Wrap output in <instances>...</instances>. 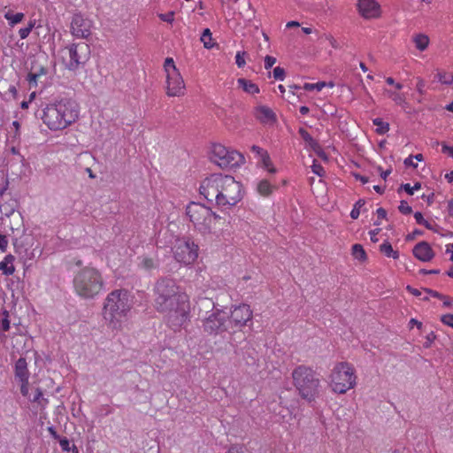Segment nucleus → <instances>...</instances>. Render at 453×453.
Instances as JSON below:
<instances>
[{"label": "nucleus", "instance_id": "obj_54", "mask_svg": "<svg viewBox=\"0 0 453 453\" xmlns=\"http://www.w3.org/2000/svg\"><path fill=\"white\" fill-rule=\"evenodd\" d=\"M226 453H245V447L240 444H234Z\"/></svg>", "mask_w": 453, "mask_h": 453}, {"label": "nucleus", "instance_id": "obj_22", "mask_svg": "<svg viewBox=\"0 0 453 453\" xmlns=\"http://www.w3.org/2000/svg\"><path fill=\"white\" fill-rule=\"evenodd\" d=\"M15 252L20 257L21 259H32L34 257V251L29 252V249L26 247L25 240L21 238L12 239Z\"/></svg>", "mask_w": 453, "mask_h": 453}, {"label": "nucleus", "instance_id": "obj_33", "mask_svg": "<svg viewBox=\"0 0 453 453\" xmlns=\"http://www.w3.org/2000/svg\"><path fill=\"white\" fill-rule=\"evenodd\" d=\"M200 40L206 49H211L215 45V43L212 42V34L210 28H204L203 30Z\"/></svg>", "mask_w": 453, "mask_h": 453}, {"label": "nucleus", "instance_id": "obj_61", "mask_svg": "<svg viewBox=\"0 0 453 453\" xmlns=\"http://www.w3.org/2000/svg\"><path fill=\"white\" fill-rule=\"evenodd\" d=\"M441 151H442V153L448 154L453 159V147L452 146H449L447 143L443 142L441 144Z\"/></svg>", "mask_w": 453, "mask_h": 453}, {"label": "nucleus", "instance_id": "obj_34", "mask_svg": "<svg viewBox=\"0 0 453 453\" xmlns=\"http://www.w3.org/2000/svg\"><path fill=\"white\" fill-rule=\"evenodd\" d=\"M257 192L264 196H268L272 194L273 187L267 180H262L257 184Z\"/></svg>", "mask_w": 453, "mask_h": 453}, {"label": "nucleus", "instance_id": "obj_48", "mask_svg": "<svg viewBox=\"0 0 453 453\" xmlns=\"http://www.w3.org/2000/svg\"><path fill=\"white\" fill-rule=\"evenodd\" d=\"M393 250V247L391 243L388 241H385L380 246V251L383 253L386 257H389L391 251Z\"/></svg>", "mask_w": 453, "mask_h": 453}, {"label": "nucleus", "instance_id": "obj_36", "mask_svg": "<svg viewBox=\"0 0 453 453\" xmlns=\"http://www.w3.org/2000/svg\"><path fill=\"white\" fill-rule=\"evenodd\" d=\"M29 400L33 403H37L42 407H44L48 403V399L42 397V391L40 388L35 389L34 396Z\"/></svg>", "mask_w": 453, "mask_h": 453}, {"label": "nucleus", "instance_id": "obj_6", "mask_svg": "<svg viewBox=\"0 0 453 453\" xmlns=\"http://www.w3.org/2000/svg\"><path fill=\"white\" fill-rule=\"evenodd\" d=\"M212 210L201 203L190 202L186 207V215L202 234L211 233Z\"/></svg>", "mask_w": 453, "mask_h": 453}, {"label": "nucleus", "instance_id": "obj_3", "mask_svg": "<svg viewBox=\"0 0 453 453\" xmlns=\"http://www.w3.org/2000/svg\"><path fill=\"white\" fill-rule=\"evenodd\" d=\"M293 382L300 397L309 403L319 395L320 379L311 367L304 365L296 366L292 372Z\"/></svg>", "mask_w": 453, "mask_h": 453}, {"label": "nucleus", "instance_id": "obj_47", "mask_svg": "<svg viewBox=\"0 0 453 453\" xmlns=\"http://www.w3.org/2000/svg\"><path fill=\"white\" fill-rule=\"evenodd\" d=\"M273 78L278 81H283L286 76L285 69L280 66H276L273 69Z\"/></svg>", "mask_w": 453, "mask_h": 453}, {"label": "nucleus", "instance_id": "obj_39", "mask_svg": "<svg viewBox=\"0 0 453 453\" xmlns=\"http://www.w3.org/2000/svg\"><path fill=\"white\" fill-rule=\"evenodd\" d=\"M326 86V82L319 81L317 83H304L303 88L307 91H311L316 89L317 91H320L324 87Z\"/></svg>", "mask_w": 453, "mask_h": 453}, {"label": "nucleus", "instance_id": "obj_25", "mask_svg": "<svg viewBox=\"0 0 453 453\" xmlns=\"http://www.w3.org/2000/svg\"><path fill=\"white\" fill-rule=\"evenodd\" d=\"M140 262L138 267L145 270L146 272H151L152 270L158 269L160 263L157 257H139Z\"/></svg>", "mask_w": 453, "mask_h": 453}, {"label": "nucleus", "instance_id": "obj_49", "mask_svg": "<svg viewBox=\"0 0 453 453\" xmlns=\"http://www.w3.org/2000/svg\"><path fill=\"white\" fill-rule=\"evenodd\" d=\"M247 54L246 51H237L235 56V64L239 68L243 67L246 64L244 56Z\"/></svg>", "mask_w": 453, "mask_h": 453}, {"label": "nucleus", "instance_id": "obj_8", "mask_svg": "<svg viewBox=\"0 0 453 453\" xmlns=\"http://www.w3.org/2000/svg\"><path fill=\"white\" fill-rule=\"evenodd\" d=\"M213 308L207 317L202 321V327L208 335H218L225 332H230L228 313L223 309L217 308L213 303Z\"/></svg>", "mask_w": 453, "mask_h": 453}, {"label": "nucleus", "instance_id": "obj_60", "mask_svg": "<svg viewBox=\"0 0 453 453\" xmlns=\"http://www.w3.org/2000/svg\"><path fill=\"white\" fill-rule=\"evenodd\" d=\"M21 382L20 393L23 396H28V380H19Z\"/></svg>", "mask_w": 453, "mask_h": 453}, {"label": "nucleus", "instance_id": "obj_23", "mask_svg": "<svg viewBox=\"0 0 453 453\" xmlns=\"http://www.w3.org/2000/svg\"><path fill=\"white\" fill-rule=\"evenodd\" d=\"M15 378L19 380H28L29 371L27 369V362L25 357H20L15 363Z\"/></svg>", "mask_w": 453, "mask_h": 453}, {"label": "nucleus", "instance_id": "obj_1", "mask_svg": "<svg viewBox=\"0 0 453 453\" xmlns=\"http://www.w3.org/2000/svg\"><path fill=\"white\" fill-rule=\"evenodd\" d=\"M154 308L161 313L172 311L186 302V295L181 293L175 280L169 276L158 278L153 286Z\"/></svg>", "mask_w": 453, "mask_h": 453}, {"label": "nucleus", "instance_id": "obj_9", "mask_svg": "<svg viewBox=\"0 0 453 453\" xmlns=\"http://www.w3.org/2000/svg\"><path fill=\"white\" fill-rule=\"evenodd\" d=\"M198 245L192 238L185 236L177 240L174 246V258L184 265L193 264L198 257Z\"/></svg>", "mask_w": 453, "mask_h": 453}, {"label": "nucleus", "instance_id": "obj_58", "mask_svg": "<svg viewBox=\"0 0 453 453\" xmlns=\"http://www.w3.org/2000/svg\"><path fill=\"white\" fill-rule=\"evenodd\" d=\"M8 246V240L5 234L0 233V250L5 252Z\"/></svg>", "mask_w": 453, "mask_h": 453}, {"label": "nucleus", "instance_id": "obj_11", "mask_svg": "<svg viewBox=\"0 0 453 453\" xmlns=\"http://www.w3.org/2000/svg\"><path fill=\"white\" fill-rule=\"evenodd\" d=\"M36 119H41L43 123L51 130H61L64 129V120L60 116V111H58V102L47 106L43 109L37 110L35 112Z\"/></svg>", "mask_w": 453, "mask_h": 453}, {"label": "nucleus", "instance_id": "obj_46", "mask_svg": "<svg viewBox=\"0 0 453 453\" xmlns=\"http://www.w3.org/2000/svg\"><path fill=\"white\" fill-rule=\"evenodd\" d=\"M437 336L436 334H434V332L431 331L430 333H428L426 336V342L423 343V347L425 349H429L432 344L434 342V341L436 340Z\"/></svg>", "mask_w": 453, "mask_h": 453}, {"label": "nucleus", "instance_id": "obj_28", "mask_svg": "<svg viewBox=\"0 0 453 453\" xmlns=\"http://www.w3.org/2000/svg\"><path fill=\"white\" fill-rule=\"evenodd\" d=\"M237 83L239 87L242 88L248 94H257L260 91L258 86L250 80L239 78L237 80Z\"/></svg>", "mask_w": 453, "mask_h": 453}, {"label": "nucleus", "instance_id": "obj_10", "mask_svg": "<svg viewBox=\"0 0 453 453\" xmlns=\"http://www.w3.org/2000/svg\"><path fill=\"white\" fill-rule=\"evenodd\" d=\"M69 53V61L65 63V68L69 71H76L90 58V47L87 42L72 43L66 47Z\"/></svg>", "mask_w": 453, "mask_h": 453}, {"label": "nucleus", "instance_id": "obj_45", "mask_svg": "<svg viewBox=\"0 0 453 453\" xmlns=\"http://www.w3.org/2000/svg\"><path fill=\"white\" fill-rule=\"evenodd\" d=\"M399 211L403 215H409L412 213V208L408 205V203L405 200H402L398 206Z\"/></svg>", "mask_w": 453, "mask_h": 453}, {"label": "nucleus", "instance_id": "obj_52", "mask_svg": "<svg viewBox=\"0 0 453 453\" xmlns=\"http://www.w3.org/2000/svg\"><path fill=\"white\" fill-rule=\"evenodd\" d=\"M441 321L444 325L453 328V314L448 313L441 317Z\"/></svg>", "mask_w": 453, "mask_h": 453}, {"label": "nucleus", "instance_id": "obj_7", "mask_svg": "<svg viewBox=\"0 0 453 453\" xmlns=\"http://www.w3.org/2000/svg\"><path fill=\"white\" fill-rule=\"evenodd\" d=\"M356 385L354 369L347 362H341L335 365L331 374V387L333 391L344 394Z\"/></svg>", "mask_w": 453, "mask_h": 453}, {"label": "nucleus", "instance_id": "obj_26", "mask_svg": "<svg viewBox=\"0 0 453 453\" xmlns=\"http://www.w3.org/2000/svg\"><path fill=\"white\" fill-rule=\"evenodd\" d=\"M257 111L259 113L258 119L262 122H275L277 119L273 110L265 105L258 106Z\"/></svg>", "mask_w": 453, "mask_h": 453}, {"label": "nucleus", "instance_id": "obj_41", "mask_svg": "<svg viewBox=\"0 0 453 453\" xmlns=\"http://www.w3.org/2000/svg\"><path fill=\"white\" fill-rule=\"evenodd\" d=\"M3 318H0V326L4 332L10 329L9 312L5 309L3 311Z\"/></svg>", "mask_w": 453, "mask_h": 453}, {"label": "nucleus", "instance_id": "obj_27", "mask_svg": "<svg viewBox=\"0 0 453 453\" xmlns=\"http://www.w3.org/2000/svg\"><path fill=\"white\" fill-rule=\"evenodd\" d=\"M14 256L9 254L5 256L4 260L0 263V270L3 274L6 276L12 275L15 272V267L13 266Z\"/></svg>", "mask_w": 453, "mask_h": 453}, {"label": "nucleus", "instance_id": "obj_13", "mask_svg": "<svg viewBox=\"0 0 453 453\" xmlns=\"http://www.w3.org/2000/svg\"><path fill=\"white\" fill-rule=\"evenodd\" d=\"M224 176L221 173H213L205 178L199 188L200 195L203 196L208 202L215 199L217 203L218 194L221 193Z\"/></svg>", "mask_w": 453, "mask_h": 453}, {"label": "nucleus", "instance_id": "obj_16", "mask_svg": "<svg viewBox=\"0 0 453 453\" xmlns=\"http://www.w3.org/2000/svg\"><path fill=\"white\" fill-rule=\"evenodd\" d=\"M166 88L169 96H180L185 89L184 81L178 69L166 75Z\"/></svg>", "mask_w": 453, "mask_h": 453}, {"label": "nucleus", "instance_id": "obj_64", "mask_svg": "<svg viewBox=\"0 0 453 453\" xmlns=\"http://www.w3.org/2000/svg\"><path fill=\"white\" fill-rule=\"evenodd\" d=\"M246 355L247 356H245L244 358L246 360L247 365H254L257 364V358L252 356V353L246 352Z\"/></svg>", "mask_w": 453, "mask_h": 453}, {"label": "nucleus", "instance_id": "obj_57", "mask_svg": "<svg viewBox=\"0 0 453 453\" xmlns=\"http://www.w3.org/2000/svg\"><path fill=\"white\" fill-rule=\"evenodd\" d=\"M276 63V58L274 57H272V56H265V68L266 70L270 69L273 67V65Z\"/></svg>", "mask_w": 453, "mask_h": 453}, {"label": "nucleus", "instance_id": "obj_53", "mask_svg": "<svg viewBox=\"0 0 453 453\" xmlns=\"http://www.w3.org/2000/svg\"><path fill=\"white\" fill-rule=\"evenodd\" d=\"M38 78L39 77L33 71L28 73V74L27 76V81H28L30 88L33 87V86L34 87L37 86V80H38Z\"/></svg>", "mask_w": 453, "mask_h": 453}, {"label": "nucleus", "instance_id": "obj_40", "mask_svg": "<svg viewBox=\"0 0 453 453\" xmlns=\"http://www.w3.org/2000/svg\"><path fill=\"white\" fill-rule=\"evenodd\" d=\"M35 26V20H30L27 27L20 28L19 31V35L21 39H26L29 34L31 33L32 29Z\"/></svg>", "mask_w": 453, "mask_h": 453}, {"label": "nucleus", "instance_id": "obj_56", "mask_svg": "<svg viewBox=\"0 0 453 453\" xmlns=\"http://www.w3.org/2000/svg\"><path fill=\"white\" fill-rule=\"evenodd\" d=\"M31 69L38 77L46 75L48 73V69L42 65H40L38 68L35 65H32Z\"/></svg>", "mask_w": 453, "mask_h": 453}, {"label": "nucleus", "instance_id": "obj_32", "mask_svg": "<svg viewBox=\"0 0 453 453\" xmlns=\"http://www.w3.org/2000/svg\"><path fill=\"white\" fill-rule=\"evenodd\" d=\"M25 15L22 12H17L13 14L11 11L4 13V18L9 21L11 27L21 22Z\"/></svg>", "mask_w": 453, "mask_h": 453}, {"label": "nucleus", "instance_id": "obj_5", "mask_svg": "<svg viewBox=\"0 0 453 453\" xmlns=\"http://www.w3.org/2000/svg\"><path fill=\"white\" fill-rule=\"evenodd\" d=\"M244 191L241 182L231 175H225L221 193L218 194L217 206L224 210L235 206L242 198Z\"/></svg>", "mask_w": 453, "mask_h": 453}, {"label": "nucleus", "instance_id": "obj_15", "mask_svg": "<svg viewBox=\"0 0 453 453\" xmlns=\"http://www.w3.org/2000/svg\"><path fill=\"white\" fill-rule=\"evenodd\" d=\"M168 319L167 323L170 327L176 331L180 329L187 321L188 318V304L182 303L174 307L172 311H167Z\"/></svg>", "mask_w": 453, "mask_h": 453}, {"label": "nucleus", "instance_id": "obj_30", "mask_svg": "<svg viewBox=\"0 0 453 453\" xmlns=\"http://www.w3.org/2000/svg\"><path fill=\"white\" fill-rule=\"evenodd\" d=\"M352 256L357 259L360 262H365L367 260V254L364 249V247L359 244L356 243L351 248Z\"/></svg>", "mask_w": 453, "mask_h": 453}, {"label": "nucleus", "instance_id": "obj_37", "mask_svg": "<svg viewBox=\"0 0 453 453\" xmlns=\"http://www.w3.org/2000/svg\"><path fill=\"white\" fill-rule=\"evenodd\" d=\"M365 204V199H358L356 203L354 204L353 206V209L351 210L350 211V218L352 219H358L359 215H360V210L361 208Z\"/></svg>", "mask_w": 453, "mask_h": 453}, {"label": "nucleus", "instance_id": "obj_50", "mask_svg": "<svg viewBox=\"0 0 453 453\" xmlns=\"http://www.w3.org/2000/svg\"><path fill=\"white\" fill-rule=\"evenodd\" d=\"M159 19L162 21L172 23L174 19V12H168L166 13L158 14Z\"/></svg>", "mask_w": 453, "mask_h": 453}, {"label": "nucleus", "instance_id": "obj_20", "mask_svg": "<svg viewBox=\"0 0 453 453\" xmlns=\"http://www.w3.org/2000/svg\"><path fill=\"white\" fill-rule=\"evenodd\" d=\"M357 8L360 14L365 19L380 16V4L375 0H358Z\"/></svg>", "mask_w": 453, "mask_h": 453}, {"label": "nucleus", "instance_id": "obj_12", "mask_svg": "<svg viewBox=\"0 0 453 453\" xmlns=\"http://www.w3.org/2000/svg\"><path fill=\"white\" fill-rule=\"evenodd\" d=\"M253 311L250 305L242 303L234 306L231 311L230 315L228 314L230 331L235 332V329L242 328L245 326L252 325Z\"/></svg>", "mask_w": 453, "mask_h": 453}, {"label": "nucleus", "instance_id": "obj_31", "mask_svg": "<svg viewBox=\"0 0 453 453\" xmlns=\"http://www.w3.org/2000/svg\"><path fill=\"white\" fill-rule=\"evenodd\" d=\"M259 157L263 167L265 168L270 173H275L277 172L276 168L272 165L270 156L266 150L262 152V155H260Z\"/></svg>", "mask_w": 453, "mask_h": 453}, {"label": "nucleus", "instance_id": "obj_21", "mask_svg": "<svg viewBox=\"0 0 453 453\" xmlns=\"http://www.w3.org/2000/svg\"><path fill=\"white\" fill-rule=\"evenodd\" d=\"M244 163V156L237 150H228L223 162H219L220 168L238 167Z\"/></svg>", "mask_w": 453, "mask_h": 453}, {"label": "nucleus", "instance_id": "obj_18", "mask_svg": "<svg viewBox=\"0 0 453 453\" xmlns=\"http://www.w3.org/2000/svg\"><path fill=\"white\" fill-rule=\"evenodd\" d=\"M298 134L301 135L303 140L305 142L306 146L313 150L316 155L320 157L323 161H328V156L321 148L320 144L308 133L303 127H300Z\"/></svg>", "mask_w": 453, "mask_h": 453}, {"label": "nucleus", "instance_id": "obj_38", "mask_svg": "<svg viewBox=\"0 0 453 453\" xmlns=\"http://www.w3.org/2000/svg\"><path fill=\"white\" fill-rule=\"evenodd\" d=\"M436 76L442 84L451 85L453 83V73H438Z\"/></svg>", "mask_w": 453, "mask_h": 453}, {"label": "nucleus", "instance_id": "obj_55", "mask_svg": "<svg viewBox=\"0 0 453 453\" xmlns=\"http://www.w3.org/2000/svg\"><path fill=\"white\" fill-rule=\"evenodd\" d=\"M423 290L427 293L428 295L432 296L433 297L438 298V299H446L447 296L439 293L438 291L433 290L431 288H425Z\"/></svg>", "mask_w": 453, "mask_h": 453}, {"label": "nucleus", "instance_id": "obj_24", "mask_svg": "<svg viewBox=\"0 0 453 453\" xmlns=\"http://www.w3.org/2000/svg\"><path fill=\"white\" fill-rule=\"evenodd\" d=\"M228 149L220 143H215L211 148V160L219 166V162H223L228 153Z\"/></svg>", "mask_w": 453, "mask_h": 453}, {"label": "nucleus", "instance_id": "obj_62", "mask_svg": "<svg viewBox=\"0 0 453 453\" xmlns=\"http://www.w3.org/2000/svg\"><path fill=\"white\" fill-rule=\"evenodd\" d=\"M423 234L424 232L422 230L415 229L412 233L408 234L405 239L407 242L413 241L416 238V236L422 235Z\"/></svg>", "mask_w": 453, "mask_h": 453}, {"label": "nucleus", "instance_id": "obj_59", "mask_svg": "<svg viewBox=\"0 0 453 453\" xmlns=\"http://www.w3.org/2000/svg\"><path fill=\"white\" fill-rule=\"evenodd\" d=\"M402 190H404L409 196H412V188L410 183L401 184L397 192L400 193Z\"/></svg>", "mask_w": 453, "mask_h": 453}, {"label": "nucleus", "instance_id": "obj_42", "mask_svg": "<svg viewBox=\"0 0 453 453\" xmlns=\"http://www.w3.org/2000/svg\"><path fill=\"white\" fill-rule=\"evenodd\" d=\"M387 93L389 95V96L392 98V100L395 104H407V103L405 102V97H404L403 95L396 93V92L389 91V90H388Z\"/></svg>", "mask_w": 453, "mask_h": 453}, {"label": "nucleus", "instance_id": "obj_43", "mask_svg": "<svg viewBox=\"0 0 453 453\" xmlns=\"http://www.w3.org/2000/svg\"><path fill=\"white\" fill-rule=\"evenodd\" d=\"M311 169L313 173L317 174L319 177H323L326 173L323 166L319 163H318L316 159L313 160Z\"/></svg>", "mask_w": 453, "mask_h": 453}, {"label": "nucleus", "instance_id": "obj_2", "mask_svg": "<svg viewBox=\"0 0 453 453\" xmlns=\"http://www.w3.org/2000/svg\"><path fill=\"white\" fill-rule=\"evenodd\" d=\"M131 306L127 290H113L107 296L104 301L103 308L104 319L112 329H119Z\"/></svg>", "mask_w": 453, "mask_h": 453}, {"label": "nucleus", "instance_id": "obj_17", "mask_svg": "<svg viewBox=\"0 0 453 453\" xmlns=\"http://www.w3.org/2000/svg\"><path fill=\"white\" fill-rule=\"evenodd\" d=\"M72 34L76 37L88 38L90 35V22L81 14H74L71 22Z\"/></svg>", "mask_w": 453, "mask_h": 453}, {"label": "nucleus", "instance_id": "obj_35", "mask_svg": "<svg viewBox=\"0 0 453 453\" xmlns=\"http://www.w3.org/2000/svg\"><path fill=\"white\" fill-rule=\"evenodd\" d=\"M372 123L377 127L375 132L378 134H385L389 131V123L383 121L380 118L372 119Z\"/></svg>", "mask_w": 453, "mask_h": 453}, {"label": "nucleus", "instance_id": "obj_14", "mask_svg": "<svg viewBox=\"0 0 453 453\" xmlns=\"http://www.w3.org/2000/svg\"><path fill=\"white\" fill-rule=\"evenodd\" d=\"M58 111H60V116L64 120L65 128L75 122L79 116V106L77 103L70 98H63L58 101Z\"/></svg>", "mask_w": 453, "mask_h": 453}, {"label": "nucleus", "instance_id": "obj_51", "mask_svg": "<svg viewBox=\"0 0 453 453\" xmlns=\"http://www.w3.org/2000/svg\"><path fill=\"white\" fill-rule=\"evenodd\" d=\"M63 451H70V441L66 437H61L58 440Z\"/></svg>", "mask_w": 453, "mask_h": 453}, {"label": "nucleus", "instance_id": "obj_63", "mask_svg": "<svg viewBox=\"0 0 453 453\" xmlns=\"http://www.w3.org/2000/svg\"><path fill=\"white\" fill-rule=\"evenodd\" d=\"M7 94H10L11 96L15 99L17 95H18V91H17L16 87L14 85H10V87L8 88V91L4 93V99L5 100H8V98L6 97Z\"/></svg>", "mask_w": 453, "mask_h": 453}, {"label": "nucleus", "instance_id": "obj_29", "mask_svg": "<svg viewBox=\"0 0 453 453\" xmlns=\"http://www.w3.org/2000/svg\"><path fill=\"white\" fill-rule=\"evenodd\" d=\"M413 42L418 50L424 51L428 47L429 37L426 35L418 34L413 38Z\"/></svg>", "mask_w": 453, "mask_h": 453}, {"label": "nucleus", "instance_id": "obj_44", "mask_svg": "<svg viewBox=\"0 0 453 453\" xmlns=\"http://www.w3.org/2000/svg\"><path fill=\"white\" fill-rule=\"evenodd\" d=\"M164 68H165V71L166 73V75L168 73H171L172 71H174V69H177L176 68V65L174 64V61L172 58H166L165 60V63H164Z\"/></svg>", "mask_w": 453, "mask_h": 453}, {"label": "nucleus", "instance_id": "obj_19", "mask_svg": "<svg viewBox=\"0 0 453 453\" xmlns=\"http://www.w3.org/2000/svg\"><path fill=\"white\" fill-rule=\"evenodd\" d=\"M412 254L421 262H429L435 256L431 245L426 241L418 242L412 249Z\"/></svg>", "mask_w": 453, "mask_h": 453}, {"label": "nucleus", "instance_id": "obj_4", "mask_svg": "<svg viewBox=\"0 0 453 453\" xmlns=\"http://www.w3.org/2000/svg\"><path fill=\"white\" fill-rule=\"evenodd\" d=\"M73 287L80 296L86 299L94 298L102 290L104 281L96 269L85 267L74 276Z\"/></svg>", "mask_w": 453, "mask_h": 453}]
</instances>
